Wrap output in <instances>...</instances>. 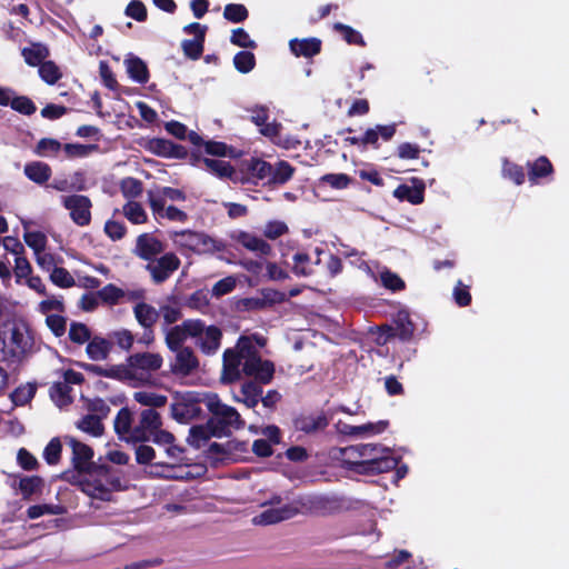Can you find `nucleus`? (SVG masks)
<instances>
[{
    "label": "nucleus",
    "mask_w": 569,
    "mask_h": 569,
    "mask_svg": "<svg viewBox=\"0 0 569 569\" xmlns=\"http://www.w3.org/2000/svg\"><path fill=\"white\" fill-rule=\"evenodd\" d=\"M133 312L137 321L144 328L152 327L159 318V311L146 302L137 303Z\"/></svg>",
    "instance_id": "27"
},
{
    "label": "nucleus",
    "mask_w": 569,
    "mask_h": 569,
    "mask_svg": "<svg viewBox=\"0 0 569 569\" xmlns=\"http://www.w3.org/2000/svg\"><path fill=\"white\" fill-rule=\"evenodd\" d=\"M41 487L42 480L37 476L23 477L19 481V490L26 499L37 493Z\"/></svg>",
    "instance_id": "45"
},
{
    "label": "nucleus",
    "mask_w": 569,
    "mask_h": 569,
    "mask_svg": "<svg viewBox=\"0 0 569 569\" xmlns=\"http://www.w3.org/2000/svg\"><path fill=\"white\" fill-rule=\"evenodd\" d=\"M380 280L383 287L393 291L401 290L405 288V282L402 281V279L398 274L391 272L388 269H383L380 271Z\"/></svg>",
    "instance_id": "52"
},
{
    "label": "nucleus",
    "mask_w": 569,
    "mask_h": 569,
    "mask_svg": "<svg viewBox=\"0 0 569 569\" xmlns=\"http://www.w3.org/2000/svg\"><path fill=\"white\" fill-rule=\"evenodd\" d=\"M68 480L91 499L110 501L113 492L122 489L120 478L107 466H91L88 470L73 472Z\"/></svg>",
    "instance_id": "4"
},
{
    "label": "nucleus",
    "mask_w": 569,
    "mask_h": 569,
    "mask_svg": "<svg viewBox=\"0 0 569 569\" xmlns=\"http://www.w3.org/2000/svg\"><path fill=\"white\" fill-rule=\"evenodd\" d=\"M129 358L133 373L139 377V379H136L137 386L148 383L151 372L159 370L163 363L162 357L152 352L134 353Z\"/></svg>",
    "instance_id": "8"
},
{
    "label": "nucleus",
    "mask_w": 569,
    "mask_h": 569,
    "mask_svg": "<svg viewBox=\"0 0 569 569\" xmlns=\"http://www.w3.org/2000/svg\"><path fill=\"white\" fill-rule=\"evenodd\" d=\"M133 399L141 406L158 408L167 403V397L153 391L141 390L133 393Z\"/></svg>",
    "instance_id": "33"
},
{
    "label": "nucleus",
    "mask_w": 569,
    "mask_h": 569,
    "mask_svg": "<svg viewBox=\"0 0 569 569\" xmlns=\"http://www.w3.org/2000/svg\"><path fill=\"white\" fill-rule=\"evenodd\" d=\"M22 224L24 242L33 250V253L46 249L47 236L42 231L31 229L29 222L23 221Z\"/></svg>",
    "instance_id": "29"
},
{
    "label": "nucleus",
    "mask_w": 569,
    "mask_h": 569,
    "mask_svg": "<svg viewBox=\"0 0 569 569\" xmlns=\"http://www.w3.org/2000/svg\"><path fill=\"white\" fill-rule=\"evenodd\" d=\"M150 208L156 219H168L171 221L184 222L187 213L171 204L162 203L160 198L152 197Z\"/></svg>",
    "instance_id": "20"
},
{
    "label": "nucleus",
    "mask_w": 569,
    "mask_h": 569,
    "mask_svg": "<svg viewBox=\"0 0 569 569\" xmlns=\"http://www.w3.org/2000/svg\"><path fill=\"white\" fill-rule=\"evenodd\" d=\"M322 250L319 248L315 249L316 257L312 258L306 252H297L292 257V272L298 277H308L315 272L316 266L320 263V254Z\"/></svg>",
    "instance_id": "17"
},
{
    "label": "nucleus",
    "mask_w": 569,
    "mask_h": 569,
    "mask_svg": "<svg viewBox=\"0 0 569 569\" xmlns=\"http://www.w3.org/2000/svg\"><path fill=\"white\" fill-rule=\"evenodd\" d=\"M551 172L552 166L550 161L546 157H540L529 167V180L532 183H537L539 178L547 177Z\"/></svg>",
    "instance_id": "38"
},
{
    "label": "nucleus",
    "mask_w": 569,
    "mask_h": 569,
    "mask_svg": "<svg viewBox=\"0 0 569 569\" xmlns=\"http://www.w3.org/2000/svg\"><path fill=\"white\" fill-rule=\"evenodd\" d=\"M108 371L107 378L127 382L132 387H138L136 379H139V377L133 373L129 357L123 363L108 366Z\"/></svg>",
    "instance_id": "23"
},
{
    "label": "nucleus",
    "mask_w": 569,
    "mask_h": 569,
    "mask_svg": "<svg viewBox=\"0 0 569 569\" xmlns=\"http://www.w3.org/2000/svg\"><path fill=\"white\" fill-rule=\"evenodd\" d=\"M70 387L67 383H54L50 389V397L59 408H63L71 402Z\"/></svg>",
    "instance_id": "41"
},
{
    "label": "nucleus",
    "mask_w": 569,
    "mask_h": 569,
    "mask_svg": "<svg viewBox=\"0 0 569 569\" xmlns=\"http://www.w3.org/2000/svg\"><path fill=\"white\" fill-rule=\"evenodd\" d=\"M120 189L126 198L133 199L141 194L142 183L138 179L128 177L121 181Z\"/></svg>",
    "instance_id": "48"
},
{
    "label": "nucleus",
    "mask_w": 569,
    "mask_h": 569,
    "mask_svg": "<svg viewBox=\"0 0 569 569\" xmlns=\"http://www.w3.org/2000/svg\"><path fill=\"white\" fill-rule=\"evenodd\" d=\"M328 421L323 416L309 417L300 420L298 422V427L306 431L312 432L316 430L323 429L327 426Z\"/></svg>",
    "instance_id": "57"
},
{
    "label": "nucleus",
    "mask_w": 569,
    "mask_h": 569,
    "mask_svg": "<svg viewBox=\"0 0 569 569\" xmlns=\"http://www.w3.org/2000/svg\"><path fill=\"white\" fill-rule=\"evenodd\" d=\"M200 330L201 321L199 320H187L178 326L164 327L166 343L171 351L179 350L189 337H196Z\"/></svg>",
    "instance_id": "9"
},
{
    "label": "nucleus",
    "mask_w": 569,
    "mask_h": 569,
    "mask_svg": "<svg viewBox=\"0 0 569 569\" xmlns=\"http://www.w3.org/2000/svg\"><path fill=\"white\" fill-rule=\"evenodd\" d=\"M167 460L163 462H157L150 466V473L157 477L172 478V479H184L190 476L184 470L186 457L183 449L171 442L163 448Z\"/></svg>",
    "instance_id": "6"
},
{
    "label": "nucleus",
    "mask_w": 569,
    "mask_h": 569,
    "mask_svg": "<svg viewBox=\"0 0 569 569\" xmlns=\"http://www.w3.org/2000/svg\"><path fill=\"white\" fill-rule=\"evenodd\" d=\"M51 281L62 288H69L73 286V277L63 268H53L50 273Z\"/></svg>",
    "instance_id": "54"
},
{
    "label": "nucleus",
    "mask_w": 569,
    "mask_h": 569,
    "mask_svg": "<svg viewBox=\"0 0 569 569\" xmlns=\"http://www.w3.org/2000/svg\"><path fill=\"white\" fill-rule=\"evenodd\" d=\"M108 339L112 342V345H117L120 349L124 351H129L134 342L133 333L124 328L111 331L108 335Z\"/></svg>",
    "instance_id": "36"
},
{
    "label": "nucleus",
    "mask_w": 569,
    "mask_h": 569,
    "mask_svg": "<svg viewBox=\"0 0 569 569\" xmlns=\"http://www.w3.org/2000/svg\"><path fill=\"white\" fill-rule=\"evenodd\" d=\"M411 555L406 550L397 551L393 557L386 562L387 569H409Z\"/></svg>",
    "instance_id": "53"
},
{
    "label": "nucleus",
    "mask_w": 569,
    "mask_h": 569,
    "mask_svg": "<svg viewBox=\"0 0 569 569\" xmlns=\"http://www.w3.org/2000/svg\"><path fill=\"white\" fill-rule=\"evenodd\" d=\"M22 54L28 64L37 66L48 57L49 51L42 44H33L31 48L23 49Z\"/></svg>",
    "instance_id": "44"
},
{
    "label": "nucleus",
    "mask_w": 569,
    "mask_h": 569,
    "mask_svg": "<svg viewBox=\"0 0 569 569\" xmlns=\"http://www.w3.org/2000/svg\"><path fill=\"white\" fill-rule=\"evenodd\" d=\"M233 64L239 72L248 73L254 68L256 59L253 53L240 51L234 56Z\"/></svg>",
    "instance_id": "46"
},
{
    "label": "nucleus",
    "mask_w": 569,
    "mask_h": 569,
    "mask_svg": "<svg viewBox=\"0 0 569 569\" xmlns=\"http://www.w3.org/2000/svg\"><path fill=\"white\" fill-rule=\"evenodd\" d=\"M112 350V342L102 336L92 337L87 347L86 353L93 361L107 360Z\"/></svg>",
    "instance_id": "22"
},
{
    "label": "nucleus",
    "mask_w": 569,
    "mask_h": 569,
    "mask_svg": "<svg viewBox=\"0 0 569 569\" xmlns=\"http://www.w3.org/2000/svg\"><path fill=\"white\" fill-rule=\"evenodd\" d=\"M116 432L126 440H132L131 412L122 408L114 419Z\"/></svg>",
    "instance_id": "32"
},
{
    "label": "nucleus",
    "mask_w": 569,
    "mask_h": 569,
    "mask_svg": "<svg viewBox=\"0 0 569 569\" xmlns=\"http://www.w3.org/2000/svg\"><path fill=\"white\" fill-rule=\"evenodd\" d=\"M287 231H288V227L284 222L274 220V221H269L266 224V227L263 229V234L268 239L274 240V239L281 237L282 234H284Z\"/></svg>",
    "instance_id": "64"
},
{
    "label": "nucleus",
    "mask_w": 569,
    "mask_h": 569,
    "mask_svg": "<svg viewBox=\"0 0 569 569\" xmlns=\"http://www.w3.org/2000/svg\"><path fill=\"white\" fill-rule=\"evenodd\" d=\"M180 266V260L173 253H166L159 259L152 260L148 263L147 269L149 270L152 280L157 283L167 280L173 271Z\"/></svg>",
    "instance_id": "13"
},
{
    "label": "nucleus",
    "mask_w": 569,
    "mask_h": 569,
    "mask_svg": "<svg viewBox=\"0 0 569 569\" xmlns=\"http://www.w3.org/2000/svg\"><path fill=\"white\" fill-rule=\"evenodd\" d=\"M202 163L207 170L219 178H230L233 181L238 180V178L234 177L232 167L226 160L204 158Z\"/></svg>",
    "instance_id": "30"
},
{
    "label": "nucleus",
    "mask_w": 569,
    "mask_h": 569,
    "mask_svg": "<svg viewBox=\"0 0 569 569\" xmlns=\"http://www.w3.org/2000/svg\"><path fill=\"white\" fill-rule=\"evenodd\" d=\"M39 74L49 84L56 83L61 78L58 66L52 61L41 63Z\"/></svg>",
    "instance_id": "49"
},
{
    "label": "nucleus",
    "mask_w": 569,
    "mask_h": 569,
    "mask_svg": "<svg viewBox=\"0 0 569 569\" xmlns=\"http://www.w3.org/2000/svg\"><path fill=\"white\" fill-rule=\"evenodd\" d=\"M69 337L76 343H83L86 341L89 342L91 339L89 328L86 325L79 322H74L70 326Z\"/></svg>",
    "instance_id": "55"
},
{
    "label": "nucleus",
    "mask_w": 569,
    "mask_h": 569,
    "mask_svg": "<svg viewBox=\"0 0 569 569\" xmlns=\"http://www.w3.org/2000/svg\"><path fill=\"white\" fill-rule=\"evenodd\" d=\"M231 238L249 251L259 253L260 256H269L272 252L271 246L253 233L237 230L231 233Z\"/></svg>",
    "instance_id": "16"
},
{
    "label": "nucleus",
    "mask_w": 569,
    "mask_h": 569,
    "mask_svg": "<svg viewBox=\"0 0 569 569\" xmlns=\"http://www.w3.org/2000/svg\"><path fill=\"white\" fill-rule=\"evenodd\" d=\"M24 173L33 182L43 183L50 178L51 170L47 163L36 161L26 164Z\"/></svg>",
    "instance_id": "31"
},
{
    "label": "nucleus",
    "mask_w": 569,
    "mask_h": 569,
    "mask_svg": "<svg viewBox=\"0 0 569 569\" xmlns=\"http://www.w3.org/2000/svg\"><path fill=\"white\" fill-rule=\"evenodd\" d=\"M241 366L247 376L254 377L262 383L269 382L274 372L273 365L258 356L251 337H240L236 348L224 351L221 380L233 382L240 379Z\"/></svg>",
    "instance_id": "1"
},
{
    "label": "nucleus",
    "mask_w": 569,
    "mask_h": 569,
    "mask_svg": "<svg viewBox=\"0 0 569 569\" xmlns=\"http://www.w3.org/2000/svg\"><path fill=\"white\" fill-rule=\"evenodd\" d=\"M64 440L72 450V462L76 469L74 472L84 471L91 468V466H96L91 462L93 451L89 446L70 436L64 437Z\"/></svg>",
    "instance_id": "15"
},
{
    "label": "nucleus",
    "mask_w": 569,
    "mask_h": 569,
    "mask_svg": "<svg viewBox=\"0 0 569 569\" xmlns=\"http://www.w3.org/2000/svg\"><path fill=\"white\" fill-rule=\"evenodd\" d=\"M123 214L129 221L136 224L144 223L147 221V213L143 207L136 201H129L123 207Z\"/></svg>",
    "instance_id": "43"
},
{
    "label": "nucleus",
    "mask_w": 569,
    "mask_h": 569,
    "mask_svg": "<svg viewBox=\"0 0 569 569\" xmlns=\"http://www.w3.org/2000/svg\"><path fill=\"white\" fill-rule=\"evenodd\" d=\"M163 251V244L154 236L144 233L138 237L136 244V253L144 259L151 260L153 257Z\"/></svg>",
    "instance_id": "21"
},
{
    "label": "nucleus",
    "mask_w": 569,
    "mask_h": 569,
    "mask_svg": "<svg viewBox=\"0 0 569 569\" xmlns=\"http://www.w3.org/2000/svg\"><path fill=\"white\" fill-rule=\"evenodd\" d=\"M223 17L234 23L247 19L248 10L242 4H227L223 10Z\"/></svg>",
    "instance_id": "51"
},
{
    "label": "nucleus",
    "mask_w": 569,
    "mask_h": 569,
    "mask_svg": "<svg viewBox=\"0 0 569 569\" xmlns=\"http://www.w3.org/2000/svg\"><path fill=\"white\" fill-rule=\"evenodd\" d=\"M160 198L162 203L169 204V202H180L186 200L184 193L179 189L164 187L156 191H148V200L151 203V198Z\"/></svg>",
    "instance_id": "34"
},
{
    "label": "nucleus",
    "mask_w": 569,
    "mask_h": 569,
    "mask_svg": "<svg viewBox=\"0 0 569 569\" xmlns=\"http://www.w3.org/2000/svg\"><path fill=\"white\" fill-rule=\"evenodd\" d=\"M63 512V509L60 506L53 505H37L31 506L28 509V516L31 519L39 518L43 515H60Z\"/></svg>",
    "instance_id": "60"
},
{
    "label": "nucleus",
    "mask_w": 569,
    "mask_h": 569,
    "mask_svg": "<svg viewBox=\"0 0 569 569\" xmlns=\"http://www.w3.org/2000/svg\"><path fill=\"white\" fill-rule=\"evenodd\" d=\"M230 41L234 46H238L241 48H256V42L250 38L248 32L242 28H238L232 31Z\"/></svg>",
    "instance_id": "63"
},
{
    "label": "nucleus",
    "mask_w": 569,
    "mask_h": 569,
    "mask_svg": "<svg viewBox=\"0 0 569 569\" xmlns=\"http://www.w3.org/2000/svg\"><path fill=\"white\" fill-rule=\"evenodd\" d=\"M289 46L295 56L309 58L319 53L321 42L316 38L302 40L293 39L290 41Z\"/></svg>",
    "instance_id": "26"
},
{
    "label": "nucleus",
    "mask_w": 569,
    "mask_h": 569,
    "mask_svg": "<svg viewBox=\"0 0 569 569\" xmlns=\"http://www.w3.org/2000/svg\"><path fill=\"white\" fill-rule=\"evenodd\" d=\"M330 457L358 473L387 472L396 468L399 462L390 448L378 443L333 448Z\"/></svg>",
    "instance_id": "2"
},
{
    "label": "nucleus",
    "mask_w": 569,
    "mask_h": 569,
    "mask_svg": "<svg viewBox=\"0 0 569 569\" xmlns=\"http://www.w3.org/2000/svg\"><path fill=\"white\" fill-rule=\"evenodd\" d=\"M77 428L92 437H100L103 432L100 417L93 415H88L80 419L77 422Z\"/></svg>",
    "instance_id": "35"
},
{
    "label": "nucleus",
    "mask_w": 569,
    "mask_h": 569,
    "mask_svg": "<svg viewBox=\"0 0 569 569\" xmlns=\"http://www.w3.org/2000/svg\"><path fill=\"white\" fill-rule=\"evenodd\" d=\"M248 111L251 113V121L260 128V133L264 137L273 140L276 143L282 146L286 149L295 148L299 141L297 139H282L280 136L281 124L273 121L268 122L269 112L264 106H254Z\"/></svg>",
    "instance_id": "7"
},
{
    "label": "nucleus",
    "mask_w": 569,
    "mask_h": 569,
    "mask_svg": "<svg viewBox=\"0 0 569 569\" xmlns=\"http://www.w3.org/2000/svg\"><path fill=\"white\" fill-rule=\"evenodd\" d=\"M170 239L181 250L191 251L198 254H212L224 250V244L206 233L182 230L170 232Z\"/></svg>",
    "instance_id": "5"
},
{
    "label": "nucleus",
    "mask_w": 569,
    "mask_h": 569,
    "mask_svg": "<svg viewBox=\"0 0 569 569\" xmlns=\"http://www.w3.org/2000/svg\"><path fill=\"white\" fill-rule=\"evenodd\" d=\"M61 442L59 439L53 438L43 450V458L49 465L58 463L61 456Z\"/></svg>",
    "instance_id": "56"
},
{
    "label": "nucleus",
    "mask_w": 569,
    "mask_h": 569,
    "mask_svg": "<svg viewBox=\"0 0 569 569\" xmlns=\"http://www.w3.org/2000/svg\"><path fill=\"white\" fill-rule=\"evenodd\" d=\"M194 338L204 353H213L220 346L221 331L214 326L204 327L201 322V330Z\"/></svg>",
    "instance_id": "19"
},
{
    "label": "nucleus",
    "mask_w": 569,
    "mask_h": 569,
    "mask_svg": "<svg viewBox=\"0 0 569 569\" xmlns=\"http://www.w3.org/2000/svg\"><path fill=\"white\" fill-rule=\"evenodd\" d=\"M13 273L19 284H24V281L32 276L31 264L24 257L14 259Z\"/></svg>",
    "instance_id": "47"
},
{
    "label": "nucleus",
    "mask_w": 569,
    "mask_h": 569,
    "mask_svg": "<svg viewBox=\"0 0 569 569\" xmlns=\"http://www.w3.org/2000/svg\"><path fill=\"white\" fill-rule=\"evenodd\" d=\"M8 343L14 355L26 353L32 347L29 326L24 321H14L9 330Z\"/></svg>",
    "instance_id": "12"
},
{
    "label": "nucleus",
    "mask_w": 569,
    "mask_h": 569,
    "mask_svg": "<svg viewBox=\"0 0 569 569\" xmlns=\"http://www.w3.org/2000/svg\"><path fill=\"white\" fill-rule=\"evenodd\" d=\"M396 132L395 124L388 126H376L375 128L368 129L363 136H361L362 146L377 144L378 139L381 137L383 140H390Z\"/></svg>",
    "instance_id": "28"
},
{
    "label": "nucleus",
    "mask_w": 569,
    "mask_h": 569,
    "mask_svg": "<svg viewBox=\"0 0 569 569\" xmlns=\"http://www.w3.org/2000/svg\"><path fill=\"white\" fill-rule=\"evenodd\" d=\"M62 202L74 223L87 226L90 222L91 201L88 197L81 194L68 196L62 198Z\"/></svg>",
    "instance_id": "11"
},
{
    "label": "nucleus",
    "mask_w": 569,
    "mask_h": 569,
    "mask_svg": "<svg viewBox=\"0 0 569 569\" xmlns=\"http://www.w3.org/2000/svg\"><path fill=\"white\" fill-rule=\"evenodd\" d=\"M204 39L193 38L191 40H184L182 42V49L187 57L191 59H198L203 51Z\"/></svg>",
    "instance_id": "61"
},
{
    "label": "nucleus",
    "mask_w": 569,
    "mask_h": 569,
    "mask_svg": "<svg viewBox=\"0 0 569 569\" xmlns=\"http://www.w3.org/2000/svg\"><path fill=\"white\" fill-rule=\"evenodd\" d=\"M124 66L127 69V72L129 77L139 82V83H146L149 79V72L147 69L146 63L138 57H134L133 54H129L124 59Z\"/></svg>",
    "instance_id": "25"
},
{
    "label": "nucleus",
    "mask_w": 569,
    "mask_h": 569,
    "mask_svg": "<svg viewBox=\"0 0 569 569\" xmlns=\"http://www.w3.org/2000/svg\"><path fill=\"white\" fill-rule=\"evenodd\" d=\"M191 400L203 403L212 415L208 425L194 426L190 429L188 441L197 448H200L210 437H221L227 432V428L239 429L243 425L239 412L222 403L216 393H202Z\"/></svg>",
    "instance_id": "3"
},
{
    "label": "nucleus",
    "mask_w": 569,
    "mask_h": 569,
    "mask_svg": "<svg viewBox=\"0 0 569 569\" xmlns=\"http://www.w3.org/2000/svg\"><path fill=\"white\" fill-rule=\"evenodd\" d=\"M502 174L503 177L511 179L516 184H521L525 181L522 168L509 162L508 160L503 161Z\"/></svg>",
    "instance_id": "58"
},
{
    "label": "nucleus",
    "mask_w": 569,
    "mask_h": 569,
    "mask_svg": "<svg viewBox=\"0 0 569 569\" xmlns=\"http://www.w3.org/2000/svg\"><path fill=\"white\" fill-rule=\"evenodd\" d=\"M297 513V509L284 505L281 507L276 508H268L258 516H256L252 521L254 525L259 526H267V525H273L282 520L290 519Z\"/></svg>",
    "instance_id": "18"
},
{
    "label": "nucleus",
    "mask_w": 569,
    "mask_h": 569,
    "mask_svg": "<svg viewBox=\"0 0 569 569\" xmlns=\"http://www.w3.org/2000/svg\"><path fill=\"white\" fill-rule=\"evenodd\" d=\"M271 166L272 164L263 160L253 159L248 166V171L252 178H257L259 180L266 181L267 183H270Z\"/></svg>",
    "instance_id": "40"
},
{
    "label": "nucleus",
    "mask_w": 569,
    "mask_h": 569,
    "mask_svg": "<svg viewBox=\"0 0 569 569\" xmlns=\"http://www.w3.org/2000/svg\"><path fill=\"white\" fill-rule=\"evenodd\" d=\"M293 173L292 167L286 161H279L271 166L270 183H284Z\"/></svg>",
    "instance_id": "42"
},
{
    "label": "nucleus",
    "mask_w": 569,
    "mask_h": 569,
    "mask_svg": "<svg viewBox=\"0 0 569 569\" xmlns=\"http://www.w3.org/2000/svg\"><path fill=\"white\" fill-rule=\"evenodd\" d=\"M387 428V422H370L362 426H356L355 437H367L372 435H379Z\"/></svg>",
    "instance_id": "59"
},
{
    "label": "nucleus",
    "mask_w": 569,
    "mask_h": 569,
    "mask_svg": "<svg viewBox=\"0 0 569 569\" xmlns=\"http://www.w3.org/2000/svg\"><path fill=\"white\" fill-rule=\"evenodd\" d=\"M36 391L37 386L28 382L16 388L10 398L16 406H24L32 400Z\"/></svg>",
    "instance_id": "37"
},
{
    "label": "nucleus",
    "mask_w": 569,
    "mask_h": 569,
    "mask_svg": "<svg viewBox=\"0 0 569 569\" xmlns=\"http://www.w3.org/2000/svg\"><path fill=\"white\" fill-rule=\"evenodd\" d=\"M237 279L233 276L226 277L219 280L212 287V295L217 298L231 292L236 288Z\"/></svg>",
    "instance_id": "62"
},
{
    "label": "nucleus",
    "mask_w": 569,
    "mask_h": 569,
    "mask_svg": "<svg viewBox=\"0 0 569 569\" xmlns=\"http://www.w3.org/2000/svg\"><path fill=\"white\" fill-rule=\"evenodd\" d=\"M261 392L262 390L257 383L247 382L241 388L242 398H239L238 401L243 402L249 408H253L259 402Z\"/></svg>",
    "instance_id": "39"
},
{
    "label": "nucleus",
    "mask_w": 569,
    "mask_h": 569,
    "mask_svg": "<svg viewBox=\"0 0 569 569\" xmlns=\"http://www.w3.org/2000/svg\"><path fill=\"white\" fill-rule=\"evenodd\" d=\"M425 186L422 182H418L413 186L401 184L395 191L393 196L403 201H408L412 204H419L423 201Z\"/></svg>",
    "instance_id": "24"
},
{
    "label": "nucleus",
    "mask_w": 569,
    "mask_h": 569,
    "mask_svg": "<svg viewBox=\"0 0 569 569\" xmlns=\"http://www.w3.org/2000/svg\"><path fill=\"white\" fill-rule=\"evenodd\" d=\"M174 358L171 360L170 369L173 376L186 378L196 373L199 369V360L190 348L174 350Z\"/></svg>",
    "instance_id": "10"
},
{
    "label": "nucleus",
    "mask_w": 569,
    "mask_h": 569,
    "mask_svg": "<svg viewBox=\"0 0 569 569\" xmlns=\"http://www.w3.org/2000/svg\"><path fill=\"white\" fill-rule=\"evenodd\" d=\"M62 146L54 139H41L37 144V153L41 157H51L59 153Z\"/></svg>",
    "instance_id": "50"
},
{
    "label": "nucleus",
    "mask_w": 569,
    "mask_h": 569,
    "mask_svg": "<svg viewBox=\"0 0 569 569\" xmlns=\"http://www.w3.org/2000/svg\"><path fill=\"white\" fill-rule=\"evenodd\" d=\"M161 426L160 416L153 409H146L140 415L139 425L133 428L132 440L133 441H147L150 440V436L154 433Z\"/></svg>",
    "instance_id": "14"
}]
</instances>
